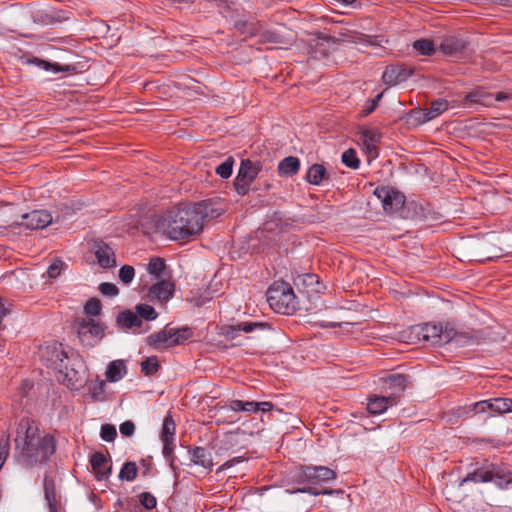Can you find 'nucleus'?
Segmentation results:
<instances>
[{"label":"nucleus","instance_id":"52","mask_svg":"<svg viewBox=\"0 0 512 512\" xmlns=\"http://www.w3.org/2000/svg\"><path fill=\"white\" fill-rule=\"evenodd\" d=\"M99 290L103 295L109 297H115L119 293L118 287L115 284L109 282L101 283Z\"/></svg>","mask_w":512,"mask_h":512},{"label":"nucleus","instance_id":"25","mask_svg":"<svg viewBox=\"0 0 512 512\" xmlns=\"http://www.w3.org/2000/svg\"><path fill=\"white\" fill-rule=\"evenodd\" d=\"M190 459L193 464L201 466L208 471H211L214 463L212 458V453L205 447L196 446L189 449Z\"/></svg>","mask_w":512,"mask_h":512},{"label":"nucleus","instance_id":"58","mask_svg":"<svg viewBox=\"0 0 512 512\" xmlns=\"http://www.w3.org/2000/svg\"><path fill=\"white\" fill-rule=\"evenodd\" d=\"M380 98L381 94L377 95L374 99L370 101V104L363 110L365 115L372 113L376 109Z\"/></svg>","mask_w":512,"mask_h":512},{"label":"nucleus","instance_id":"36","mask_svg":"<svg viewBox=\"0 0 512 512\" xmlns=\"http://www.w3.org/2000/svg\"><path fill=\"white\" fill-rule=\"evenodd\" d=\"M413 48L421 55L431 56L435 53V44L430 39H419L413 43Z\"/></svg>","mask_w":512,"mask_h":512},{"label":"nucleus","instance_id":"13","mask_svg":"<svg viewBox=\"0 0 512 512\" xmlns=\"http://www.w3.org/2000/svg\"><path fill=\"white\" fill-rule=\"evenodd\" d=\"M47 512H66L61 494L56 490L55 480L45 475L43 482Z\"/></svg>","mask_w":512,"mask_h":512},{"label":"nucleus","instance_id":"26","mask_svg":"<svg viewBox=\"0 0 512 512\" xmlns=\"http://www.w3.org/2000/svg\"><path fill=\"white\" fill-rule=\"evenodd\" d=\"M147 342L149 346L157 350L173 347L171 328L166 327L161 331L149 335Z\"/></svg>","mask_w":512,"mask_h":512},{"label":"nucleus","instance_id":"20","mask_svg":"<svg viewBox=\"0 0 512 512\" xmlns=\"http://www.w3.org/2000/svg\"><path fill=\"white\" fill-rule=\"evenodd\" d=\"M359 135L367 154L373 158L378 157L377 145L381 141L382 134L376 129L362 127L359 130Z\"/></svg>","mask_w":512,"mask_h":512},{"label":"nucleus","instance_id":"37","mask_svg":"<svg viewBox=\"0 0 512 512\" xmlns=\"http://www.w3.org/2000/svg\"><path fill=\"white\" fill-rule=\"evenodd\" d=\"M274 405L271 402H256V401H245V413H256L258 411L262 412H270L272 411Z\"/></svg>","mask_w":512,"mask_h":512},{"label":"nucleus","instance_id":"42","mask_svg":"<svg viewBox=\"0 0 512 512\" xmlns=\"http://www.w3.org/2000/svg\"><path fill=\"white\" fill-rule=\"evenodd\" d=\"M338 42V39L330 36V35H321L316 39V50L314 51L315 54L320 53L322 56H327L328 51L326 49H320V47L324 46L325 44H336Z\"/></svg>","mask_w":512,"mask_h":512},{"label":"nucleus","instance_id":"7","mask_svg":"<svg viewBox=\"0 0 512 512\" xmlns=\"http://www.w3.org/2000/svg\"><path fill=\"white\" fill-rule=\"evenodd\" d=\"M417 335L419 339L430 342L433 345H443L451 342V335L453 332V325L449 322L446 323H425L417 327Z\"/></svg>","mask_w":512,"mask_h":512},{"label":"nucleus","instance_id":"35","mask_svg":"<svg viewBox=\"0 0 512 512\" xmlns=\"http://www.w3.org/2000/svg\"><path fill=\"white\" fill-rule=\"evenodd\" d=\"M138 469L135 462H125L119 472V479L121 481H134L137 477Z\"/></svg>","mask_w":512,"mask_h":512},{"label":"nucleus","instance_id":"14","mask_svg":"<svg viewBox=\"0 0 512 512\" xmlns=\"http://www.w3.org/2000/svg\"><path fill=\"white\" fill-rule=\"evenodd\" d=\"M52 222V216L47 210H33L22 215L18 225L31 230L47 227Z\"/></svg>","mask_w":512,"mask_h":512},{"label":"nucleus","instance_id":"21","mask_svg":"<svg viewBox=\"0 0 512 512\" xmlns=\"http://www.w3.org/2000/svg\"><path fill=\"white\" fill-rule=\"evenodd\" d=\"M411 75L412 70L407 67L390 65L383 72L382 80L385 84L393 86L406 81Z\"/></svg>","mask_w":512,"mask_h":512},{"label":"nucleus","instance_id":"47","mask_svg":"<svg viewBox=\"0 0 512 512\" xmlns=\"http://www.w3.org/2000/svg\"><path fill=\"white\" fill-rule=\"evenodd\" d=\"M165 269V262L161 258H152L148 263V272L156 277H159Z\"/></svg>","mask_w":512,"mask_h":512},{"label":"nucleus","instance_id":"28","mask_svg":"<svg viewBox=\"0 0 512 512\" xmlns=\"http://www.w3.org/2000/svg\"><path fill=\"white\" fill-rule=\"evenodd\" d=\"M465 104H479L481 106L490 107L494 105L493 94L488 93L482 89H477L469 92L465 96Z\"/></svg>","mask_w":512,"mask_h":512},{"label":"nucleus","instance_id":"31","mask_svg":"<svg viewBox=\"0 0 512 512\" xmlns=\"http://www.w3.org/2000/svg\"><path fill=\"white\" fill-rule=\"evenodd\" d=\"M127 374V367L124 360H114L110 362L106 370V378L110 382H117Z\"/></svg>","mask_w":512,"mask_h":512},{"label":"nucleus","instance_id":"8","mask_svg":"<svg viewBox=\"0 0 512 512\" xmlns=\"http://www.w3.org/2000/svg\"><path fill=\"white\" fill-rule=\"evenodd\" d=\"M40 358L47 367H51L58 372H63L64 363L70 361V357L64 350L63 345L57 342L42 347Z\"/></svg>","mask_w":512,"mask_h":512},{"label":"nucleus","instance_id":"17","mask_svg":"<svg viewBox=\"0 0 512 512\" xmlns=\"http://www.w3.org/2000/svg\"><path fill=\"white\" fill-rule=\"evenodd\" d=\"M174 291V283L167 280H161L149 288L148 297L151 301L166 303L173 297Z\"/></svg>","mask_w":512,"mask_h":512},{"label":"nucleus","instance_id":"61","mask_svg":"<svg viewBox=\"0 0 512 512\" xmlns=\"http://www.w3.org/2000/svg\"><path fill=\"white\" fill-rule=\"evenodd\" d=\"M508 407H509V412H512V399L511 398H508Z\"/></svg>","mask_w":512,"mask_h":512},{"label":"nucleus","instance_id":"32","mask_svg":"<svg viewBox=\"0 0 512 512\" xmlns=\"http://www.w3.org/2000/svg\"><path fill=\"white\" fill-rule=\"evenodd\" d=\"M173 347L183 345L194 337V331L191 327L171 328Z\"/></svg>","mask_w":512,"mask_h":512},{"label":"nucleus","instance_id":"2","mask_svg":"<svg viewBox=\"0 0 512 512\" xmlns=\"http://www.w3.org/2000/svg\"><path fill=\"white\" fill-rule=\"evenodd\" d=\"M15 448L17 462L25 467H32L53 455L56 444L53 436L49 434L41 436L30 419L23 418L17 426Z\"/></svg>","mask_w":512,"mask_h":512},{"label":"nucleus","instance_id":"57","mask_svg":"<svg viewBox=\"0 0 512 512\" xmlns=\"http://www.w3.org/2000/svg\"><path fill=\"white\" fill-rule=\"evenodd\" d=\"M263 37L266 41L270 42V43H280V36L276 33V32H273V31H265L263 33Z\"/></svg>","mask_w":512,"mask_h":512},{"label":"nucleus","instance_id":"3","mask_svg":"<svg viewBox=\"0 0 512 512\" xmlns=\"http://www.w3.org/2000/svg\"><path fill=\"white\" fill-rule=\"evenodd\" d=\"M487 483L492 482L499 489H507L512 484V471L502 465L485 461L484 464L469 472L460 480L459 486L465 483Z\"/></svg>","mask_w":512,"mask_h":512},{"label":"nucleus","instance_id":"55","mask_svg":"<svg viewBox=\"0 0 512 512\" xmlns=\"http://www.w3.org/2000/svg\"><path fill=\"white\" fill-rule=\"evenodd\" d=\"M488 410L491 411V404L489 399L476 402L472 405V411L475 414L484 413L487 412Z\"/></svg>","mask_w":512,"mask_h":512},{"label":"nucleus","instance_id":"44","mask_svg":"<svg viewBox=\"0 0 512 512\" xmlns=\"http://www.w3.org/2000/svg\"><path fill=\"white\" fill-rule=\"evenodd\" d=\"M162 443H163V450H162V453H163V456L169 460L170 462V467L175 470L176 467L174 465V456H173V453H174V449H175V440H161Z\"/></svg>","mask_w":512,"mask_h":512},{"label":"nucleus","instance_id":"48","mask_svg":"<svg viewBox=\"0 0 512 512\" xmlns=\"http://www.w3.org/2000/svg\"><path fill=\"white\" fill-rule=\"evenodd\" d=\"M135 276V269L130 265H124L119 270V279L123 284L128 285L132 282Z\"/></svg>","mask_w":512,"mask_h":512},{"label":"nucleus","instance_id":"18","mask_svg":"<svg viewBox=\"0 0 512 512\" xmlns=\"http://www.w3.org/2000/svg\"><path fill=\"white\" fill-rule=\"evenodd\" d=\"M449 103L445 99H437L434 100L429 108L426 109H419L417 111H414L413 114L415 115L416 119L419 123H425L430 120L435 119L439 115H441L443 112L448 110Z\"/></svg>","mask_w":512,"mask_h":512},{"label":"nucleus","instance_id":"33","mask_svg":"<svg viewBox=\"0 0 512 512\" xmlns=\"http://www.w3.org/2000/svg\"><path fill=\"white\" fill-rule=\"evenodd\" d=\"M160 367L156 356L147 357L141 362V372L148 377L154 376L159 371Z\"/></svg>","mask_w":512,"mask_h":512},{"label":"nucleus","instance_id":"59","mask_svg":"<svg viewBox=\"0 0 512 512\" xmlns=\"http://www.w3.org/2000/svg\"><path fill=\"white\" fill-rule=\"evenodd\" d=\"M242 461V458L241 457H234L232 459H229L228 461H226L222 466H221V469L224 470V469H228L238 463H240Z\"/></svg>","mask_w":512,"mask_h":512},{"label":"nucleus","instance_id":"50","mask_svg":"<svg viewBox=\"0 0 512 512\" xmlns=\"http://www.w3.org/2000/svg\"><path fill=\"white\" fill-rule=\"evenodd\" d=\"M100 436L104 441L112 442L117 436V431H116L115 426L112 424L102 425L101 431H100Z\"/></svg>","mask_w":512,"mask_h":512},{"label":"nucleus","instance_id":"24","mask_svg":"<svg viewBox=\"0 0 512 512\" xmlns=\"http://www.w3.org/2000/svg\"><path fill=\"white\" fill-rule=\"evenodd\" d=\"M397 404L394 400H391V396L387 393L384 395H372L368 398L367 410L370 414L379 415Z\"/></svg>","mask_w":512,"mask_h":512},{"label":"nucleus","instance_id":"41","mask_svg":"<svg viewBox=\"0 0 512 512\" xmlns=\"http://www.w3.org/2000/svg\"><path fill=\"white\" fill-rule=\"evenodd\" d=\"M234 165L233 157H228L216 167V173L223 179H228L232 175Z\"/></svg>","mask_w":512,"mask_h":512},{"label":"nucleus","instance_id":"12","mask_svg":"<svg viewBox=\"0 0 512 512\" xmlns=\"http://www.w3.org/2000/svg\"><path fill=\"white\" fill-rule=\"evenodd\" d=\"M270 328L267 322L260 321H243L235 325H225L221 327L220 334L223 335L227 340H236L241 333H253L257 330H265Z\"/></svg>","mask_w":512,"mask_h":512},{"label":"nucleus","instance_id":"56","mask_svg":"<svg viewBox=\"0 0 512 512\" xmlns=\"http://www.w3.org/2000/svg\"><path fill=\"white\" fill-rule=\"evenodd\" d=\"M119 430L124 436H132L135 431V425L132 421H125L120 425Z\"/></svg>","mask_w":512,"mask_h":512},{"label":"nucleus","instance_id":"39","mask_svg":"<svg viewBox=\"0 0 512 512\" xmlns=\"http://www.w3.org/2000/svg\"><path fill=\"white\" fill-rule=\"evenodd\" d=\"M453 332L455 335H451V342H454L457 346H466L474 343V337L468 332H459L453 326Z\"/></svg>","mask_w":512,"mask_h":512},{"label":"nucleus","instance_id":"15","mask_svg":"<svg viewBox=\"0 0 512 512\" xmlns=\"http://www.w3.org/2000/svg\"><path fill=\"white\" fill-rule=\"evenodd\" d=\"M468 43L459 37L448 36L440 43L439 50L448 57L462 59L466 55Z\"/></svg>","mask_w":512,"mask_h":512},{"label":"nucleus","instance_id":"38","mask_svg":"<svg viewBox=\"0 0 512 512\" xmlns=\"http://www.w3.org/2000/svg\"><path fill=\"white\" fill-rule=\"evenodd\" d=\"M135 309L141 320L145 319L147 321H152L155 320L158 316L156 310L148 304H138L136 305Z\"/></svg>","mask_w":512,"mask_h":512},{"label":"nucleus","instance_id":"16","mask_svg":"<svg viewBox=\"0 0 512 512\" xmlns=\"http://www.w3.org/2000/svg\"><path fill=\"white\" fill-rule=\"evenodd\" d=\"M406 383V376L402 374H392L384 380L385 393L391 396L392 401L394 400L398 403L406 389Z\"/></svg>","mask_w":512,"mask_h":512},{"label":"nucleus","instance_id":"54","mask_svg":"<svg viewBox=\"0 0 512 512\" xmlns=\"http://www.w3.org/2000/svg\"><path fill=\"white\" fill-rule=\"evenodd\" d=\"M222 409H229L233 412H244L245 401L237 399L230 400L225 406L222 407Z\"/></svg>","mask_w":512,"mask_h":512},{"label":"nucleus","instance_id":"5","mask_svg":"<svg viewBox=\"0 0 512 512\" xmlns=\"http://www.w3.org/2000/svg\"><path fill=\"white\" fill-rule=\"evenodd\" d=\"M336 473L326 466H300L290 474V480L293 483L302 485V487H313L334 480Z\"/></svg>","mask_w":512,"mask_h":512},{"label":"nucleus","instance_id":"40","mask_svg":"<svg viewBox=\"0 0 512 512\" xmlns=\"http://www.w3.org/2000/svg\"><path fill=\"white\" fill-rule=\"evenodd\" d=\"M286 492L289 494L309 493L311 495L318 496V495H331V494L335 493L336 491L332 490V489L318 490L314 487H298V488H294V489H286Z\"/></svg>","mask_w":512,"mask_h":512},{"label":"nucleus","instance_id":"34","mask_svg":"<svg viewBox=\"0 0 512 512\" xmlns=\"http://www.w3.org/2000/svg\"><path fill=\"white\" fill-rule=\"evenodd\" d=\"M176 424L171 415L165 416L161 431V440H175Z\"/></svg>","mask_w":512,"mask_h":512},{"label":"nucleus","instance_id":"27","mask_svg":"<svg viewBox=\"0 0 512 512\" xmlns=\"http://www.w3.org/2000/svg\"><path fill=\"white\" fill-rule=\"evenodd\" d=\"M117 324L124 329H132L133 332H139L143 322L137 313L130 310L121 312L117 317Z\"/></svg>","mask_w":512,"mask_h":512},{"label":"nucleus","instance_id":"60","mask_svg":"<svg viewBox=\"0 0 512 512\" xmlns=\"http://www.w3.org/2000/svg\"><path fill=\"white\" fill-rule=\"evenodd\" d=\"M494 102L495 101H505L509 99V94L506 92H497L496 94H493Z\"/></svg>","mask_w":512,"mask_h":512},{"label":"nucleus","instance_id":"4","mask_svg":"<svg viewBox=\"0 0 512 512\" xmlns=\"http://www.w3.org/2000/svg\"><path fill=\"white\" fill-rule=\"evenodd\" d=\"M267 302L276 313L290 315L297 309V298L287 282H274L267 290Z\"/></svg>","mask_w":512,"mask_h":512},{"label":"nucleus","instance_id":"29","mask_svg":"<svg viewBox=\"0 0 512 512\" xmlns=\"http://www.w3.org/2000/svg\"><path fill=\"white\" fill-rule=\"evenodd\" d=\"M305 179L308 183L319 186L328 179L327 170L322 164L315 163L307 170Z\"/></svg>","mask_w":512,"mask_h":512},{"label":"nucleus","instance_id":"9","mask_svg":"<svg viewBox=\"0 0 512 512\" xmlns=\"http://www.w3.org/2000/svg\"><path fill=\"white\" fill-rule=\"evenodd\" d=\"M84 364L82 359L78 356L70 358V361L64 363L63 372H58L62 375V382L69 388L78 389L84 382Z\"/></svg>","mask_w":512,"mask_h":512},{"label":"nucleus","instance_id":"22","mask_svg":"<svg viewBox=\"0 0 512 512\" xmlns=\"http://www.w3.org/2000/svg\"><path fill=\"white\" fill-rule=\"evenodd\" d=\"M90 464L97 480L101 481L111 474V463L102 452H95L90 456Z\"/></svg>","mask_w":512,"mask_h":512},{"label":"nucleus","instance_id":"11","mask_svg":"<svg viewBox=\"0 0 512 512\" xmlns=\"http://www.w3.org/2000/svg\"><path fill=\"white\" fill-rule=\"evenodd\" d=\"M374 194L381 201L383 209L389 213L400 210L405 203V196L391 187H377Z\"/></svg>","mask_w":512,"mask_h":512},{"label":"nucleus","instance_id":"46","mask_svg":"<svg viewBox=\"0 0 512 512\" xmlns=\"http://www.w3.org/2000/svg\"><path fill=\"white\" fill-rule=\"evenodd\" d=\"M89 395L94 400H100L105 393V383L103 381H95L88 387Z\"/></svg>","mask_w":512,"mask_h":512},{"label":"nucleus","instance_id":"1","mask_svg":"<svg viewBox=\"0 0 512 512\" xmlns=\"http://www.w3.org/2000/svg\"><path fill=\"white\" fill-rule=\"evenodd\" d=\"M222 212L212 200L179 207L169 212L166 233L171 240L188 241L202 232L206 219L217 218Z\"/></svg>","mask_w":512,"mask_h":512},{"label":"nucleus","instance_id":"45","mask_svg":"<svg viewBox=\"0 0 512 512\" xmlns=\"http://www.w3.org/2000/svg\"><path fill=\"white\" fill-rule=\"evenodd\" d=\"M491 411L498 414L509 413L508 398L489 399Z\"/></svg>","mask_w":512,"mask_h":512},{"label":"nucleus","instance_id":"19","mask_svg":"<svg viewBox=\"0 0 512 512\" xmlns=\"http://www.w3.org/2000/svg\"><path fill=\"white\" fill-rule=\"evenodd\" d=\"M94 255L97 263L102 268H111L116 265V257L114 250L104 241L97 240L93 245Z\"/></svg>","mask_w":512,"mask_h":512},{"label":"nucleus","instance_id":"43","mask_svg":"<svg viewBox=\"0 0 512 512\" xmlns=\"http://www.w3.org/2000/svg\"><path fill=\"white\" fill-rule=\"evenodd\" d=\"M342 162L349 168L357 169L360 165V160L354 149H348L342 154Z\"/></svg>","mask_w":512,"mask_h":512},{"label":"nucleus","instance_id":"30","mask_svg":"<svg viewBox=\"0 0 512 512\" xmlns=\"http://www.w3.org/2000/svg\"><path fill=\"white\" fill-rule=\"evenodd\" d=\"M300 169V160L294 156L285 157L279 162L278 173L281 176L289 177L298 173Z\"/></svg>","mask_w":512,"mask_h":512},{"label":"nucleus","instance_id":"49","mask_svg":"<svg viewBox=\"0 0 512 512\" xmlns=\"http://www.w3.org/2000/svg\"><path fill=\"white\" fill-rule=\"evenodd\" d=\"M85 314L89 316H97L101 312V303L96 298L89 299L84 306Z\"/></svg>","mask_w":512,"mask_h":512},{"label":"nucleus","instance_id":"10","mask_svg":"<svg viewBox=\"0 0 512 512\" xmlns=\"http://www.w3.org/2000/svg\"><path fill=\"white\" fill-rule=\"evenodd\" d=\"M75 328L77 329L80 340L87 345H93L100 340L104 334L102 325L92 319H77L75 321Z\"/></svg>","mask_w":512,"mask_h":512},{"label":"nucleus","instance_id":"51","mask_svg":"<svg viewBox=\"0 0 512 512\" xmlns=\"http://www.w3.org/2000/svg\"><path fill=\"white\" fill-rule=\"evenodd\" d=\"M139 501L148 510L155 508L157 504L155 496L149 492H142L139 495Z\"/></svg>","mask_w":512,"mask_h":512},{"label":"nucleus","instance_id":"23","mask_svg":"<svg viewBox=\"0 0 512 512\" xmlns=\"http://www.w3.org/2000/svg\"><path fill=\"white\" fill-rule=\"evenodd\" d=\"M27 64L35 65L45 71H52L53 73L64 72L68 74L77 73L75 65H61L56 62H49L38 57H30L25 61Z\"/></svg>","mask_w":512,"mask_h":512},{"label":"nucleus","instance_id":"6","mask_svg":"<svg viewBox=\"0 0 512 512\" xmlns=\"http://www.w3.org/2000/svg\"><path fill=\"white\" fill-rule=\"evenodd\" d=\"M263 164L260 160L242 159L236 178L234 180V188L238 195L246 196L251 184L262 171Z\"/></svg>","mask_w":512,"mask_h":512},{"label":"nucleus","instance_id":"53","mask_svg":"<svg viewBox=\"0 0 512 512\" xmlns=\"http://www.w3.org/2000/svg\"><path fill=\"white\" fill-rule=\"evenodd\" d=\"M64 263L61 260H55L47 269L49 278H56L60 275Z\"/></svg>","mask_w":512,"mask_h":512}]
</instances>
